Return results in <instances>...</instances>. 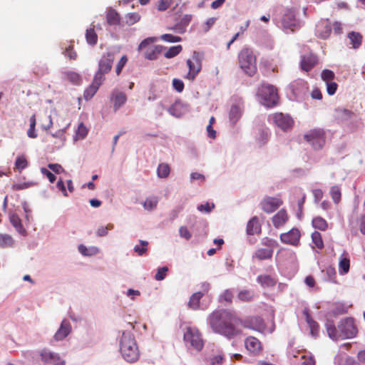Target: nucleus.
Masks as SVG:
<instances>
[{
	"instance_id": "f257e3e1",
	"label": "nucleus",
	"mask_w": 365,
	"mask_h": 365,
	"mask_svg": "<svg viewBox=\"0 0 365 365\" xmlns=\"http://www.w3.org/2000/svg\"><path fill=\"white\" fill-rule=\"evenodd\" d=\"M210 327L215 333L229 339L242 334L241 327H246L245 322L235 313L228 309L212 312L207 319Z\"/></svg>"
},
{
	"instance_id": "f03ea898",
	"label": "nucleus",
	"mask_w": 365,
	"mask_h": 365,
	"mask_svg": "<svg viewBox=\"0 0 365 365\" xmlns=\"http://www.w3.org/2000/svg\"><path fill=\"white\" fill-rule=\"evenodd\" d=\"M328 336L333 340L352 339L356 336L358 328L355 320L352 317L342 319L337 328L333 321H328L326 324Z\"/></svg>"
},
{
	"instance_id": "7ed1b4c3",
	"label": "nucleus",
	"mask_w": 365,
	"mask_h": 365,
	"mask_svg": "<svg viewBox=\"0 0 365 365\" xmlns=\"http://www.w3.org/2000/svg\"><path fill=\"white\" fill-rule=\"evenodd\" d=\"M120 351L128 362L133 363L138 360L140 351L133 334L128 331H123L120 341Z\"/></svg>"
},
{
	"instance_id": "20e7f679",
	"label": "nucleus",
	"mask_w": 365,
	"mask_h": 365,
	"mask_svg": "<svg viewBox=\"0 0 365 365\" xmlns=\"http://www.w3.org/2000/svg\"><path fill=\"white\" fill-rule=\"evenodd\" d=\"M240 68L250 76H253L257 71L256 57L248 48H245L238 54Z\"/></svg>"
},
{
	"instance_id": "39448f33",
	"label": "nucleus",
	"mask_w": 365,
	"mask_h": 365,
	"mask_svg": "<svg viewBox=\"0 0 365 365\" xmlns=\"http://www.w3.org/2000/svg\"><path fill=\"white\" fill-rule=\"evenodd\" d=\"M257 96L260 103L267 108H272L278 103L277 91L272 85L262 84L258 89Z\"/></svg>"
},
{
	"instance_id": "423d86ee",
	"label": "nucleus",
	"mask_w": 365,
	"mask_h": 365,
	"mask_svg": "<svg viewBox=\"0 0 365 365\" xmlns=\"http://www.w3.org/2000/svg\"><path fill=\"white\" fill-rule=\"evenodd\" d=\"M183 340L185 345L196 351H201L204 346V341L199 329L195 327L187 326L185 328Z\"/></svg>"
},
{
	"instance_id": "0eeeda50",
	"label": "nucleus",
	"mask_w": 365,
	"mask_h": 365,
	"mask_svg": "<svg viewBox=\"0 0 365 365\" xmlns=\"http://www.w3.org/2000/svg\"><path fill=\"white\" fill-rule=\"evenodd\" d=\"M156 40L155 37L147 38L138 46V50H145L144 56L148 60L156 59L162 51L165 49V47L161 45L153 46V43Z\"/></svg>"
},
{
	"instance_id": "6e6552de",
	"label": "nucleus",
	"mask_w": 365,
	"mask_h": 365,
	"mask_svg": "<svg viewBox=\"0 0 365 365\" xmlns=\"http://www.w3.org/2000/svg\"><path fill=\"white\" fill-rule=\"evenodd\" d=\"M275 241L265 237L262 240V245L265 247H260L255 250L252 255L253 259L258 261L270 259L272 257Z\"/></svg>"
},
{
	"instance_id": "1a4fd4ad",
	"label": "nucleus",
	"mask_w": 365,
	"mask_h": 365,
	"mask_svg": "<svg viewBox=\"0 0 365 365\" xmlns=\"http://www.w3.org/2000/svg\"><path fill=\"white\" fill-rule=\"evenodd\" d=\"M202 54L194 51L192 56V58L187 59L186 61L187 66L189 68V71L187 73L185 78L193 81L197 75L200 73L202 68Z\"/></svg>"
},
{
	"instance_id": "9d476101",
	"label": "nucleus",
	"mask_w": 365,
	"mask_h": 365,
	"mask_svg": "<svg viewBox=\"0 0 365 365\" xmlns=\"http://www.w3.org/2000/svg\"><path fill=\"white\" fill-rule=\"evenodd\" d=\"M114 61V54L111 52H107L103 54L98 63V69L96 73V77L102 81H105V74L108 73L112 68Z\"/></svg>"
},
{
	"instance_id": "9b49d317",
	"label": "nucleus",
	"mask_w": 365,
	"mask_h": 365,
	"mask_svg": "<svg viewBox=\"0 0 365 365\" xmlns=\"http://www.w3.org/2000/svg\"><path fill=\"white\" fill-rule=\"evenodd\" d=\"M304 139L309 142L314 149L322 148L325 143V133L322 129L310 130L304 135Z\"/></svg>"
},
{
	"instance_id": "f8f14e48",
	"label": "nucleus",
	"mask_w": 365,
	"mask_h": 365,
	"mask_svg": "<svg viewBox=\"0 0 365 365\" xmlns=\"http://www.w3.org/2000/svg\"><path fill=\"white\" fill-rule=\"evenodd\" d=\"M272 118L274 123L284 131L292 129L294 125V120L288 114L276 113L272 115Z\"/></svg>"
},
{
	"instance_id": "ddd939ff",
	"label": "nucleus",
	"mask_w": 365,
	"mask_h": 365,
	"mask_svg": "<svg viewBox=\"0 0 365 365\" xmlns=\"http://www.w3.org/2000/svg\"><path fill=\"white\" fill-rule=\"evenodd\" d=\"M283 201L277 197L267 196L260 202L262 210L266 213H272L277 210L282 205Z\"/></svg>"
},
{
	"instance_id": "4468645a",
	"label": "nucleus",
	"mask_w": 365,
	"mask_h": 365,
	"mask_svg": "<svg viewBox=\"0 0 365 365\" xmlns=\"http://www.w3.org/2000/svg\"><path fill=\"white\" fill-rule=\"evenodd\" d=\"M301 233L297 228H292L287 232L282 233L279 236L282 242L294 246L298 245Z\"/></svg>"
},
{
	"instance_id": "2eb2a0df",
	"label": "nucleus",
	"mask_w": 365,
	"mask_h": 365,
	"mask_svg": "<svg viewBox=\"0 0 365 365\" xmlns=\"http://www.w3.org/2000/svg\"><path fill=\"white\" fill-rule=\"evenodd\" d=\"M41 358L44 365H65V361L58 354L48 351H43Z\"/></svg>"
},
{
	"instance_id": "dca6fc26",
	"label": "nucleus",
	"mask_w": 365,
	"mask_h": 365,
	"mask_svg": "<svg viewBox=\"0 0 365 365\" xmlns=\"http://www.w3.org/2000/svg\"><path fill=\"white\" fill-rule=\"evenodd\" d=\"M127 101V96L125 93L118 90H113L110 94V101L113 105L115 110H118L123 106Z\"/></svg>"
},
{
	"instance_id": "f3484780",
	"label": "nucleus",
	"mask_w": 365,
	"mask_h": 365,
	"mask_svg": "<svg viewBox=\"0 0 365 365\" xmlns=\"http://www.w3.org/2000/svg\"><path fill=\"white\" fill-rule=\"evenodd\" d=\"M317 56L313 53H309L302 56L300 66L301 68L305 71H309L312 68L317 64Z\"/></svg>"
},
{
	"instance_id": "a211bd4d",
	"label": "nucleus",
	"mask_w": 365,
	"mask_h": 365,
	"mask_svg": "<svg viewBox=\"0 0 365 365\" xmlns=\"http://www.w3.org/2000/svg\"><path fill=\"white\" fill-rule=\"evenodd\" d=\"M103 81L94 76L91 84L84 91L83 97L86 101L91 99L98 91Z\"/></svg>"
},
{
	"instance_id": "6ab92c4d",
	"label": "nucleus",
	"mask_w": 365,
	"mask_h": 365,
	"mask_svg": "<svg viewBox=\"0 0 365 365\" xmlns=\"http://www.w3.org/2000/svg\"><path fill=\"white\" fill-rule=\"evenodd\" d=\"M71 331V326L67 319H63L61 322V326L58 331L54 334V339L61 341L66 338Z\"/></svg>"
},
{
	"instance_id": "aec40b11",
	"label": "nucleus",
	"mask_w": 365,
	"mask_h": 365,
	"mask_svg": "<svg viewBox=\"0 0 365 365\" xmlns=\"http://www.w3.org/2000/svg\"><path fill=\"white\" fill-rule=\"evenodd\" d=\"M205 287L204 292H197L192 294V296L190 298L189 302H188V307L193 309L197 310L200 307V301L201 298L205 295V293L208 291L209 284H204Z\"/></svg>"
},
{
	"instance_id": "412c9836",
	"label": "nucleus",
	"mask_w": 365,
	"mask_h": 365,
	"mask_svg": "<svg viewBox=\"0 0 365 365\" xmlns=\"http://www.w3.org/2000/svg\"><path fill=\"white\" fill-rule=\"evenodd\" d=\"M289 217L287 211L282 209L278 211L272 218L273 225L275 228H279L283 226L288 220Z\"/></svg>"
},
{
	"instance_id": "4be33fe9",
	"label": "nucleus",
	"mask_w": 365,
	"mask_h": 365,
	"mask_svg": "<svg viewBox=\"0 0 365 365\" xmlns=\"http://www.w3.org/2000/svg\"><path fill=\"white\" fill-rule=\"evenodd\" d=\"M246 349L252 353H259L262 349L261 342L254 336H248L245 341Z\"/></svg>"
},
{
	"instance_id": "5701e85b",
	"label": "nucleus",
	"mask_w": 365,
	"mask_h": 365,
	"mask_svg": "<svg viewBox=\"0 0 365 365\" xmlns=\"http://www.w3.org/2000/svg\"><path fill=\"white\" fill-rule=\"evenodd\" d=\"M303 314L305 317L306 322L308 324L309 329H310V333L313 336H318L319 330V326L317 322H315L312 317H311L309 314V310L307 308H305L303 310Z\"/></svg>"
},
{
	"instance_id": "b1692460",
	"label": "nucleus",
	"mask_w": 365,
	"mask_h": 365,
	"mask_svg": "<svg viewBox=\"0 0 365 365\" xmlns=\"http://www.w3.org/2000/svg\"><path fill=\"white\" fill-rule=\"evenodd\" d=\"M282 24L285 29L294 31L300 27V23L295 19L294 15L288 14L284 16Z\"/></svg>"
},
{
	"instance_id": "393cba45",
	"label": "nucleus",
	"mask_w": 365,
	"mask_h": 365,
	"mask_svg": "<svg viewBox=\"0 0 365 365\" xmlns=\"http://www.w3.org/2000/svg\"><path fill=\"white\" fill-rule=\"evenodd\" d=\"M355 115L354 113L346 108H336L335 110V119L339 123L351 120Z\"/></svg>"
},
{
	"instance_id": "a878e982",
	"label": "nucleus",
	"mask_w": 365,
	"mask_h": 365,
	"mask_svg": "<svg viewBox=\"0 0 365 365\" xmlns=\"http://www.w3.org/2000/svg\"><path fill=\"white\" fill-rule=\"evenodd\" d=\"M261 232V225L257 216L251 218L247 225V233L248 235L259 234Z\"/></svg>"
},
{
	"instance_id": "bb28decb",
	"label": "nucleus",
	"mask_w": 365,
	"mask_h": 365,
	"mask_svg": "<svg viewBox=\"0 0 365 365\" xmlns=\"http://www.w3.org/2000/svg\"><path fill=\"white\" fill-rule=\"evenodd\" d=\"M257 280L264 287H272L277 283L274 278L266 274L258 276Z\"/></svg>"
},
{
	"instance_id": "cd10ccee",
	"label": "nucleus",
	"mask_w": 365,
	"mask_h": 365,
	"mask_svg": "<svg viewBox=\"0 0 365 365\" xmlns=\"http://www.w3.org/2000/svg\"><path fill=\"white\" fill-rule=\"evenodd\" d=\"M106 20L109 25H118L120 18L119 14L114 9H109L107 12Z\"/></svg>"
},
{
	"instance_id": "c85d7f7f",
	"label": "nucleus",
	"mask_w": 365,
	"mask_h": 365,
	"mask_svg": "<svg viewBox=\"0 0 365 365\" xmlns=\"http://www.w3.org/2000/svg\"><path fill=\"white\" fill-rule=\"evenodd\" d=\"M348 37L354 48H358L361 45L362 36L359 33L351 31L348 34Z\"/></svg>"
},
{
	"instance_id": "c756f323",
	"label": "nucleus",
	"mask_w": 365,
	"mask_h": 365,
	"mask_svg": "<svg viewBox=\"0 0 365 365\" xmlns=\"http://www.w3.org/2000/svg\"><path fill=\"white\" fill-rule=\"evenodd\" d=\"M312 226L317 230L324 231L328 227L327 222L322 217H316L312 220Z\"/></svg>"
},
{
	"instance_id": "7c9ffc66",
	"label": "nucleus",
	"mask_w": 365,
	"mask_h": 365,
	"mask_svg": "<svg viewBox=\"0 0 365 365\" xmlns=\"http://www.w3.org/2000/svg\"><path fill=\"white\" fill-rule=\"evenodd\" d=\"M86 39L87 43L90 45L94 46L97 43L98 36L95 31L94 26L86 30Z\"/></svg>"
},
{
	"instance_id": "2f4dec72",
	"label": "nucleus",
	"mask_w": 365,
	"mask_h": 365,
	"mask_svg": "<svg viewBox=\"0 0 365 365\" xmlns=\"http://www.w3.org/2000/svg\"><path fill=\"white\" fill-rule=\"evenodd\" d=\"M330 195L335 204H339L341 198V187L339 185H333L330 188Z\"/></svg>"
},
{
	"instance_id": "473e14b6",
	"label": "nucleus",
	"mask_w": 365,
	"mask_h": 365,
	"mask_svg": "<svg viewBox=\"0 0 365 365\" xmlns=\"http://www.w3.org/2000/svg\"><path fill=\"white\" fill-rule=\"evenodd\" d=\"M252 326L246 325V327H249L255 330H259L261 329L264 328V323L263 319L260 317H252L250 320ZM245 322V324H247V322Z\"/></svg>"
},
{
	"instance_id": "72a5a7b5",
	"label": "nucleus",
	"mask_w": 365,
	"mask_h": 365,
	"mask_svg": "<svg viewBox=\"0 0 365 365\" xmlns=\"http://www.w3.org/2000/svg\"><path fill=\"white\" fill-rule=\"evenodd\" d=\"M350 268V260L348 257H341L339 263V272L344 275L349 272Z\"/></svg>"
},
{
	"instance_id": "f704fd0d",
	"label": "nucleus",
	"mask_w": 365,
	"mask_h": 365,
	"mask_svg": "<svg viewBox=\"0 0 365 365\" xmlns=\"http://www.w3.org/2000/svg\"><path fill=\"white\" fill-rule=\"evenodd\" d=\"M65 78L71 83L78 85L81 83V76L74 71H66L64 73Z\"/></svg>"
},
{
	"instance_id": "c9c22d12",
	"label": "nucleus",
	"mask_w": 365,
	"mask_h": 365,
	"mask_svg": "<svg viewBox=\"0 0 365 365\" xmlns=\"http://www.w3.org/2000/svg\"><path fill=\"white\" fill-rule=\"evenodd\" d=\"M170 173V168L167 163H160L159 164L157 168V174L158 176L160 178H167Z\"/></svg>"
},
{
	"instance_id": "e433bc0d",
	"label": "nucleus",
	"mask_w": 365,
	"mask_h": 365,
	"mask_svg": "<svg viewBox=\"0 0 365 365\" xmlns=\"http://www.w3.org/2000/svg\"><path fill=\"white\" fill-rule=\"evenodd\" d=\"M311 237L314 246L319 250H322L324 245L321 233L317 231H314L312 234Z\"/></svg>"
},
{
	"instance_id": "4c0bfd02",
	"label": "nucleus",
	"mask_w": 365,
	"mask_h": 365,
	"mask_svg": "<svg viewBox=\"0 0 365 365\" xmlns=\"http://www.w3.org/2000/svg\"><path fill=\"white\" fill-rule=\"evenodd\" d=\"M254 293L250 290H242L237 294V299L244 302H249L253 300Z\"/></svg>"
},
{
	"instance_id": "58836bf2",
	"label": "nucleus",
	"mask_w": 365,
	"mask_h": 365,
	"mask_svg": "<svg viewBox=\"0 0 365 365\" xmlns=\"http://www.w3.org/2000/svg\"><path fill=\"white\" fill-rule=\"evenodd\" d=\"M158 202V197H150L145 199L143 206L145 210L150 211L157 207Z\"/></svg>"
},
{
	"instance_id": "ea45409f",
	"label": "nucleus",
	"mask_w": 365,
	"mask_h": 365,
	"mask_svg": "<svg viewBox=\"0 0 365 365\" xmlns=\"http://www.w3.org/2000/svg\"><path fill=\"white\" fill-rule=\"evenodd\" d=\"M242 110L238 106H232L230 111V118L233 123H236L241 117Z\"/></svg>"
},
{
	"instance_id": "a19ab883",
	"label": "nucleus",
	"mask_w": 365,
	"mask_h": 365,
	"mask_svg": "<svg viewBox=\"0 0 365 365\" xmlns=\"http://www.w3.org/2000/svg\"><path fill=\"white\" fill-rule=\"evenodd\" d=\"M182 47L181 45L171 46L164 53V56L167 58H171L178 55L182 51Z\"/></svg>"
},
{
	"instance_id": "79ce46f5",
	"label": "nucleus",
	"mask_w": 365,
	"mask_h": 365,
	"mask_svg": "<svg viewBox=\"0 0 365 365\" xmlns=\"http://www.w3.org/2000/svg\"><path fill=\"white\" fill-rule=\"evenodd\" d=\"M14 245L12 237L9 235L0 234V247H11Z\"/></svg>"
},
{
	"instance_id": "37998d69",
	"label": "nucleus",
	"mask_w": 365,
	"mask_h": 365,
	"mask_svg": "<svg viewBox=\"0 0 365 365\" xmlns=\"http://www.w3.org/2000/svg\"><path fill=\"white\" fill-rule=\"evenodd\" d=\"M28 166V162L25 156L19 155L16 158L15 161V168L19 172H21Z\"/></svg>"
},
{
	"instance_id": "c03bdc74",
	"label": "nucleus",
	"mask_w": 365,
	"mask_h": 365,
	"mask_svg": "<svg viewBox=\"0 0 365 365\" xmlns=\"http://www.w3.org/2000/svg\"><path fill=\"white\" fill-rule=\"evenodd\" d=\"M30 128L27 131V135L31 138H36L37 137V134L35 132V126L36 124V119L35 114L32 115L29 119Z\"/></svg>"
},
{
	"instance_id": "a18cd8bd",
	"label": "nucleus",
	"mask_w": 365,
	"mask_h": 365,
	"mask_svg": "<svg viewBox=\"0 0 365 365\" xmlns=\"http://www.w3.org/2000/svg\"><path fill=\"white\" fill-rule=\"evenodd\" d=\"M125 24L128 25H133L140 21V16L138 13H129L125 17Z\"/></svg>"
},
{
	"instance_id": "49530a36",
	"label": "nucleus",
	"mask_w": 365,
	"mask_h": 365,
	"mask_svg": "<svg viewBox=\"0 0 365 365\" xmlns=\"http://www.w3.org/2000/svg\"><path fill=\"white\" fill-rule=\"evenodd\" d=\"M9 220L17 231L20 232L23 229L21 221L16 214H12L10 215Z\"/></svg>"
},
{
	"instance_id": "de8ad7c7",
	"label": "nucleus",
	"mask_w": 365,
	"mask_h": 365,
	"mask_svg": "<svg viewBox=\"0 0 365 365\" xmlns=\"http://www.w3.org/2000/svg\"><path fill=\"white\" fill-rule=\"evenodd\" d=\"M78 250L83 255L85 256H91L98 252V249L97 247H91L88 249L83 245H81L78 247Z\"/></svg>"
},
{
	"instance_id": "09e8293b",
	"label": "nucleus",
	"mask_w": 365,
	"mask_h": 365,
	"mask_svg": "<svg viewBox=\"0 0 365 365\" xmlns=\"http://www.w3.org/2000/svg\"><path fill=\"white\" fill-rule=\"evenodd\" d=\"M321 77H322V79L324 82L327 83V82H329V81H332L334 79L335 74L331 70L324 69V70L322 71V72L321 73Z\"/></svg>"
},
{
	"instance_id": "8fccbe9b",
	"label": "nucleus",
	"mask_w": 365,
	"mask_h": 365,
	"mask_svg": "<svg viewBox=\"0 0 365 365\" xmlns=\"http://www.w3.org/2000/svg\"><path fill=\"white\" fill-rule=\"evenodd\" d=\"M187 26V21H181L180 23L176 24L173 27L169 28V29L173 30L178 34H183L185 32Z\"/></svg>"
},
{
	"instance_id": "3c124183",
	"label": "nucleus",
	"mask_w": 365,
	"mask_h": 365,
	"mask_svg": "<svg viewBox=\"0 0 365 365\" xmlns=\"http://www.w3.org/2000/svg\"><path fill=\"white\" fill-rule=\"evenodd\" d=\"M140 244L142 245V247L138 245H135L134 247V251L137 252L138 255L142 256L147 251V246L148 245V242L147 241L140 240Z\"/></svg>"
},
{
	"instance_id": "603ef678",
	"label": "nucleus",
	"mask_w": 365,
	"mask_h": 365,
	"mask_svg": "<svg viewBox=\"0 0 365 365\" xmlns=\"http://www.w3.org/2000/svg\"><path fill=\"white\" fill-rule=\"evenodd\" d=\"M322 27H324L325 29L324 33H320L319 36L322 38H326L329 36L330 32H331V26L327 22H321L317 25V29L319 30Z\"/></svg>"
},
{
	"instance_id": "864d4df0",
	"label": "nucleus",
	"mask_w": 365,
	"mask_h": 365,
	"mask_svg": "<svg viewBox=\"0 0 365 365\" xmlns=\"http://www.w3.org/2000/svg\"><path fill=\"white\" fill-rule=\"evenodd\" d=\"M233 299V293L230 289H226L220 297V302L231 303Z\"/></svg>"
},
{
	"instance_id": "5fc2aeb1",
	"label": "nucleus",
	"mask_w": 365,
	"mask_h": 365,
	"mask_svg": "<svg viewBox=\"0 0 365 365\" xmlns=\"http://www.w3.org/2000/svg\"><path fill=\"white\" fill-rule=\"evenodd\" d=\"M160 38L166 42L175 43L181 41L182 38L180 36H173L170 34H165L160 36Z\"/></svg>"
},
{
	"instance_id": "6e6d98bb",
	"label": "nucleus",
	"mask_w": 365,
	"mask_h": 365,
	"mask_svg": "<svg viewBox=\"0 0 365 365\" xmlns=\"http://www.w3.org/2000/svg\"><path fill=\"white\" fill-rule=\"evenodd\" d=\"M88 132V130L86 128V126L83 123H81L78 125V129L76 131V135L78 138L83 139L87 135Z\"/></svg>"
},
{
	"instance_id": "4d7b16f0",
	"label": "nucleus",
	"mask_w": 365,
	"mask_h": 365,
	"mask_svg": "<svg viewBox=\"0 0 365 365\" xmlns=\"http://www.w3.org/2000/svg\"><path fill=\"white\" fill-rule=\"evenodd\" d=\"M173 0H159L157 3V9L158 11L167 10L172 4Z\"/></svg>"
},
{
	"instance_id": "13d9d810",
	"label": "nucleus",
	"mask_w": 365,
	"mask_h": 365,
	"mask_svg": "<svg viewBox=\"0 0 365 365\" xmlns=\"http://www.w3.org/2000/svg\"><path fill=\"white\" fill-rule=\"evenodd\" d=\"M113 229V225L111 223H108L105 227H101L98 229L96 234L99 237H103L106 236L108 234V232L109 230H111Z\"/></svg>"
},
{
	"instance_id": "bf43d9fd",
	"label": "nucleus",
	"mask_w": 365,
	"mask_h": 365,
	"mask_svg": "<svg viewBox=\"0 0 365 365\" xmlns=\"http://www.w3.org/2000/svg\"><path fill=\"white\" fill-rule=\"evenodd\" d=\"M168 268L167 267H163L158 269L157 273L155 275V279L158 281L163 280L165 278Z\"/></svg>"
},
{
	"instance_id": "052dcab7",
	"label": "nucleus",
	"mask_w": 365,
	"mask_h": 365,
	"mask_svg": "<svg viewBox=\"0 0 365 365\" xmlns=\"http://www.w3.org/2000/svg\"><path fill=\"white\" fill-rule=\"evenodd\" d=\"M327 84V91L329 95L332 96L334 95L337 89L338 85L336 83L332 81H329L326 83Z\"/></svg>"
},
{
	"instance_id": "680f3d73",
	"label": "nucleus",
	"mask_w": 365,
	"mask_h": 365,
	"mask_svg": "<svg viewBox=\"0 0 365 365\" xmlns=\"http://www.w3.org/2000/svg\"><path fill=\"white\" fill-rule=\"evenodd\" d=\"M128 61V58L126 56H123L120 61L118 62L116 66L115 72L117 75H119L121 73L123 68L125 66Z\"/></svg>"
},
{
	"instance_id": "e2e57ef3",
	"label": "nucleus",
	"mask_w": 365,
	"mask_h": 365,
	"mask_svg": "<svg viewBox=\"0 0 365 365\" xmlns=\"http://www.w3.org/2000/svg\"><path fill=\"white\" fill-rule=\"evenodd\" d=\"M179 234L181 237L185 238L187 240H190L192 237L190 232L188 230L187 227L185 226L180 227Z\"/></svg>"
},
{
	"instance_id": "0e129e2a",
	"label": "nucleus",
	"mask_w": 365,
	"mask_h": 365,
	"mask_svg": "<svg viewBox=\"0 0 365 365\" xmlns=\"http://www.w3.org/2000/svg\"><path fill=\"white\" fill-rule=\"evenodd\" d=\"M173 86L178 92L180 93L184 90V83L182 80L174 78L173 80Z\"/></svg>"
},
{
	"instance_id": "69168bd1",
	"label": "nucleus",
	"mask_w": 365,
	"mask_h": 365,
	"mask_svg": "<svg viewBox=\"0 0 365 365\" xmlns=\"http://www.w3.org/2000/svg\"><path fill=\"white\" fill-rule=\"evenodd\" d=\"M65 55L71 60H75L77 58V53L73 50V45H70L68 48H66Z\"/></svg>"
},
{
	"instance_id": "338daca9",
	"label": "nucleus",
	"mask_w": 365,
	"mask_h": 365,
	"mask_svg": "<svg viewBox=\"0 0 365 365\" xmlns=\"http://www.w3.org/2000/svg\"><path fill=\"white\" fill-rule=\"evenodd\" d=\"M214 207L215 205L213 203L212 205H210L209 202H207L205 204H201L198 205L197 210L200 212H210Z\"/></svg>"
},
{
	"instance_id": "774afa93",
	"label": "nucleus",
	"mask_w": 365,
	"mask_h": 365,
	"mask_svg": "<svg viewBox=\"0 0 365 365\" xmlns=\"http://www.w3.org/2000/svg\"><path fill=\"white\" fill-rule=\"evenodd\" d=\"M48 167L53 172L57 174L64 172V169L63 168V167L57 163H50L48 165Z\"/></svg>"
}]
</instances>
